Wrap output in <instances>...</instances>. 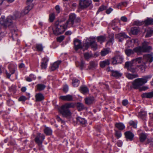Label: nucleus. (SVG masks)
<instances>
[{
	"label": "nucleus",
	"mask_w": 153,
	"mask_h": 153,
	"mask_svg": "<svg viewBox=\"0 0 153 153\" xmlns=\"http://www.w3.org/2000/svg\"><path fill=\"white\" fill-rule=\"evenodd\" d=\"M152 77L151 75L144 76L142 78H139L135 79L132 83V88L135 89H139L140 91H145L148 88L146 86H143L141 88L140 87L146 83L148 80Z\"/></svg>",
	"instance_id": "1"
},
{
	"label": "nucleus",
	"mask_w": 153,
	"mask_h": 153,
	"mask_svg": "<svg viewBox=\"0 0 153 153\" xmlns=\"http://www.w3.org/2000/svg\"><path fill=\"white\" fill-rule=\"evenodd\" d=\"M68 26L64 21H58L56 22L53 29V33L57 35L62 33Z\"/></svg>",
	"instance_id": "2"
},
{
	"label": "nucleus",
	"mask_w": 153,
	"mask_h": 153,
	"mask_svg": "<svg viewBox=\"0 0 153 153\" xmlns=\"http://www.w3.org/2000/svg\"><path fill=\"white\" fill-rule=\"evenodd\" d=\"M74 104L73 103H66L59 108V111L63 117H69L71 114L69 108H74Z\"/></svg>",
	"instance_id": "3"
},
{
	"label": "nucleus",
	"mask_w": 153,
	"mask_h": 153,
	"mask_svg": "<svg viewBox=\"0 0 153 153\" xmlns=\"http://www.w3.org/2000/svg\"><path fill=\"white\" fill-rule=\"evenodd\" d=\"M80 21L79 18L76 17L75 14L71 13L69 15L68 20L65 22L68 26L74 27L76 26L77 24L80 22Z\"/></svg>",
	"instance_id": "4"
},
{
	"label": "nucleus",
	"mask_w": 153,
	"mask_h": 153,
	"mask_svg": "<svg viewBox=\"0 0 153 153\" xmlns=\"http://www.w3.org/2000/svg\"><path fill=\"white\" fill-rule=\"evenodd\" d=\"M152 50L151 46L149 45V43L144 41L141 46H140L134 48V50L137 52H149Z\"/></svg>",
	"instance_id": "5"
},
{
	"label": "nucleus",
	"mask_w": 153,
	"mask_h": 153,
	"mask_svg": "<svg viewBox=\"0 0 153 153\" xmlns=\"http://www.w3.org/2000/svg\"><path fill=\"white\" fill-rule=\"evenodd\" d=\"M86 49H87L90 46L94 50L97 48V45L95 41V38L90 37L88 38L85 43L84 45Z\"/></svg>",
	"instance_id": "6"
},
{
	"label": "nucleus",
	"mask_w": 153,
	"mask_h": 153,
	"mask_svg": "<svg viewBox=\"0 0 153 153\" xmlns=\"http://www.w3.org/2000/svg\"><path fill=\"white\" fill-rule=\"evenodd\" d=\"M119 51H116V54H117L112 59L111 62L113 65L121 63L123 61V58L122 56L120 54Z\"/></svg>",
	"instance_id": "7"
},
{
	"label": "nucleus",
	"mask_w": 153,
	"mask_h": 153,
	"mask_svg": "<svg viewBox=\"0 0 153 153\" xmlns=\"http://www.w3.org/2000/svg\"><path fill=\"white\" fill-rule=\"evenodd\" d=\"M10 17L7 16L5 17L4 16L2 15L0 18V22L3 25V27L6 28L10 25Z\"/></svg>",
	"instance_id": "8"
},
{
	"label": "nucleus",
	"mask_w": 153,
	"mask_h": 153,
	"mask_svg": "<svg viewBox=\"0 0 153 153\" xmlns=\"http://www.w3.org/2000/svg\"><path fill=\"white\" fill-rule=\"evenodd\" d=\"M143 57V63L146 64L147 63H151L153 61V53L144 54Z\"/></svg>",
	"instance_id": "9"
},
{
	"label": "nucleus",
	"mask_w": 153,
	"mask_h": 153,
	"mask_svg": "<svg viewBox=\"0 0 153 153\" xmlns=\"http://www.w3.org/2000/svg\"><path fill=\"white\" fill-rule=\"evenodd\" d=\"M11 22H10V30L11 33V37L13 40H14V38L16 39V38L17 29L15 24L12 25L11 24Z\"/></svg>",
	"instance_id": "10"
},
{
	"label": "nucleus",
	"mask_w": 153,
	"mask_h": 153,
	"mask_svg": "<svg viewBox=\"0 0 153 153\" xmlns=\"http://www.w3.org/2000/svg\"><path fill=\"white\" fill-rule=\"evenodd\" d=\"M44 139L45 136L43 134L38 133L37 134L35 140L36 142L39 146L42 144Z\"/></svg>",
	"instance_id": "11"
},
{
	"label": "nucleus",
	"mask_w": 153,
	"mask_h": 153,
	"mask_svg": "<svg viewBox=\"0 0 153 153\" xmlns=\"http://www.w3.org/2000/svg\"><path fill=\"white\" fill-rule=\"evenodd\" d=\"M91 3V0H80L79 5L82 8H84L89 6Z\"/></svg>",
	"instance_id": "12"
},
{
	"label": "nucleus",
	"mask_w": 153,
	"mask_h": 153,
	"mask_svg": "<svg viewBox=\"0 0 153 153\" xmlns=\"http://www.w3.org/2000/svg\"><path fill=\"white\" fill-rule=\"evenodd\" d=\"M131 62H126L125 66L128 70L134 73L136 71V69L133 67L135 65L133 64H131Z\"/></svg>",
	"instance_id": "13"
},
{
	"label": "nucleus",
	"mask_w": 153,
	"mask_h": 153,
	"mask_svg": "<svg viewBox=\"0 0 153 153\" xmlns=\"http://www.w3.org/2000/svg\"><path fill=\"white\" fill-rule=\"evenodd\" d=\"M115 36L116 38L119 39V42H122L124 39H126L129 37L125 33H120L116 35Z\"/></svg>",
	"instance_id": "14"
},
{
	"label": "nucleus",
	"mask_w": 153,
	"mask_h": 153,
	"mask_svg": "<svg viewBox=\"0 0 153 153\" xmlns=\"http://www.w3.org/2000/svg\"><path fill=\"white\" fill-rule=\"evenodd\" d=\"M59 98L62 100L65 101H72L73 100V96L70 94L66 96H61Z\"/></svg>",
	"instance_id": "15"
},
{
	"label": "nucleus",
	"mask_w": 153,
	"mask_h": 153,
	"mask_svg": "<svg viewBox=\"0 0 153 153\" xmlns=\"http://www.w3.org/2000/svg\"><path fill=\"white\" fill-rule=\"evenodd\" d=\"M130 62H131V64H133L135 65L137 63H143V57H138L132 59Z\"/></svg>",
	"instance_id": "16"
},
{
	"label": "nucleus",
	"mask_w": 153,
	"mask_h": 153,
	"mask_svg": "<svg viewBox=\"0 0 153 153\" xmlns=\"http://www.w3.org/2000/svg\"><path fill=\"white\" fill-rule=\"evenodd\" d=\"M74 44L75 49L77 50L82 48L81 42V41L78 39H75L74 41Z\"/></svg>",
	"instance_id": "17"
},
{
	"label": "nucleus",
	"mask_w": 153,
	"mask_h": 153,
	"mask_svg": "<svg viewBox=\"0 0 153 153\" xmlns=\"http://www.w3.org/2000/svg\"><path fill=\"white\" fill-rule=\"evenodd\" d=\"M125 135L127 139L130 141L133 140L134 134L132 132L129 131H127L125 132Z\"/></svg>",
	"instance_id": "18"
},
{
	"label": "nucleus",
	"mask_w": 153,
	"mask_h": 153,
	"mask_svg": "<svg viewBox=\"0 0 153 153\" xmlns=\"http://www.w3.org/2000/svg\"><path fill=\"white\" fill-rule=\"evenodd\" d=\"M111 75L116 78H118L121 76L122 74L117 71L111 70Z\"/></svg>",
	"instance_id": "19"
},
{
	"label": "nucleus",
	"mask_w": 153,
	"mask_h": 153,
	"mask_svg": "<svg viewBox=\"0 0 153 153\" xmlns=\"http://www.w3.org/2000/svg\"><path fill=\"white\" fill-rule=\"evenodd\" d=\"M48 61V59L46 57H45L42 59L41 65L42 69H45L46 68Z\"/></svg>",
	"instance_id": "20"
},
{
	"label": "nucleus",
	"mask_w": 153,
	"mask_h": 153,
	"mask_svg": "<svg viewBox=\"0 0 153 153\" xmlns=\"http://www.w3.org/2000/svg\"><path fill=\"white\" fill-rule=\"evenodd\" d=\"M85 103L87 105H90L94 103L95 100L94 97H90L86 98L85 99Z\"/></svg>",
	"instance_id": "21"
},
{
	"label": "nucleus",
	"mask_w": 153,
	"mask_h": 153,
	"mask_svg": "<svg viewBox=\"0 0 153 153\" xmlns=\"http://www.w3.org/2000/svg\"><path fill=\"white\" fill-rule=\"evenodd\" d=\"M61 61H58L54 63L51 66L50 69L52 71H53L57 68L59 64L61 63Z\"/></svg>",
	"instance_id": "22"
},
{
	"label": "nucleus",
	"mask_w": 153,
	"mask_h": 153,
	"mask_svg": "<svg viewBox=\"0 0 153 153\" xmlns=\"http://www.w3.org/2000/svg\"><path fill=\"white\" fill-rule=\"evenodd\" d=\"M140 31L139 28L138 27H132L131 29L130 33L133 35H137Z\"/></svg>",
	"instance_id": "23"
},
{
	"label": "nucleus",
	"mask_w": 153,
	"mask_h": 153,
	"mask_svg": "<svg viewBox=\"0 0 153 153\" xmlns=\"http://www.w3.org/2000/svg\"><path fill=\"white\" fill-rule=\"evenodd\" d=\"M31 8L32 7H31L29 5H28L22 10V12L21 13V15H22V16H23L24 15L27 14L29 12Z\"/></svg>",
	"instance_id": "24"
},
{
	"label": "nucleus",
	"mask_w": 153,
	"mask_h": 153,
	"mask_svg": "<svg viewBox=\"0 0 153 153\" xmlns=\"http://www.w3.org/2000/svg\"><path fill=\"white\" fill-rule=\"evenodd\" d=\"M141 97L143 98H150L153 97V91L149 93H145L141 94Z\"/></svg>",
	"instance_id": "25"
},
{
	"label": "nucleus",
	"mask_w": 153,
	"mask_h": 153,
	"mask_svg": "<svg viewBox=\"0 0 153 153\" xmlns=\"http://www.w3.org/2000/svg\"><path fill=\"white\" fill-rule=\"evenodd\" d=\"M110 63V60L106 59L104 61H101L100 62V65L102 68H104L106 66L108 65Z\"/></svg>",
	"instance_id": "26"
},
{
	"label": "nucleus",
	"mask_w": 153,
	"mask_h": 153,
	"mask_svg": "<svg viewBox=\"0 0 153 153\" xmlns=\"http://www.w3.org/2000/svg\"><path fill=\"white\" fill-rule=\"evenodd\" d=\"M35 97L36 102L41 101L44 98V96L41 93H38L36 94L35 95Z\"/></svg>",
	"instance_id": "27"
},
{
	"label": "nucleus",
	"mask_w": 153,
	"mask_h": 153,
	"mask_svg": "<svg viewBox=\"0 0 153 153\" xmlns=\"http://www.w3.org/2000/svg\"><path fill=\"white\" fill-rule=\"evenodd\" d=\"M22 16V15H21V13H20L18 11H16L14 13L11 18L13 19H16L20 18Z\"/></svg>",
	"instance_id": "28"
},
{
	"label": "nucleus",
	"mask_w": 153,
	"mask_h": 153,
	"mask_svg": "<svg viewBox=\"0 0 153 153\" xmlns=\"http://www.w3.org/2000/svg\"><path fill=\"white\" fill-rule=\"evenodd\" d=\"M147 135L146 134L141 133L139 134L140 141L141 142H144L146 140Z\"/></svg>",
	"instance_id": "29"
},
{
	"label": "nucleus",
	"mask_w": 153,
	"mask_h": 153,
	"mask_svg": "<svg viewBox=\"0 0 153 153\" xmlns=\"http://www.w3.org/2000/svg\"><path fill=\"white\" fill-rule=\"evenodd\" d=\"M146 25H153V19L152 18H148L144 21Z\"/></svg>",
	"instance_id": "30"
},
{
	"label": "nucleus",
	"mask_w": 153,
	"mask_h": 153,
	"mask_svg": "<svg viewBox=\"0 0 153 153\" xmlns=\"http://www.w3.org/2000/svg\"><path fill=\"white\" fill-rule=\"evenodd\" d=\"M126 76L128 79H131L138 77V76L137 74H131L127 73L126 74Z\"/></svg>",
	"instance_id": "31"
},
{
	"label": "nucleus",
	"mask_w": 153,
	"mask_h": 153,
	"mask_svg": "<svg viewBox=\"0 0 153 153\" xmlns=\"http://www.w3.org/2000/svg\"><path fill=\"white\" fill-rule=\"evenodd\" d=\"M146 112L143 111H141L139 112L138 114V117L144 120L145 119L146 117Z\"/></svg>",
	"instance_id": "32"
},
{
	"label": "nucleus",
	"mask_w": 153,
	"mask_h": 153,
	"mask_svg": "<svg viewBox=\"0 0 153 153\" xmlns=\"http://www.w3.org/2000/svg\"><path fill=\"white\" fill-rule=\"evenodd\" d=\"M114 35L113 34L110 35L109 36V39L107 42V44L109 45H112L114 42Z\"/></svg>",
	"instance_id": "33"
},
{
	"label": "nucleus",
	"mask_w": 153,
	"mask_h": 153,
	"mask_svg": "<svg viewBox=\"0 0 153 153\" xmlns=\"http://www.w3.org/2000/svg\"><path fill=\"white\" fill-rule=\"evenodd\" d=\"M125 51L126 55L128 56L133 54L135 52H137L136 51L134 50V48L133 50L130 49H127L125 50Z\"/></svg>",
	"instance_id": "34"
},
{
	"label": "nucleus",
	"mask_w": 153,
	"mask_h": 153,
	"mask_svg": "<svg viewBox=\"0 0 153 153\" xmlns=\"http://www.w3.org/2000/svg\"><path fill=\"white\" fill-rule=\"evenodd\" d=\"M115 126L118 129L122 130L125 128V126L122 123H117L115 124Z\"/></svg>",
	"instance_id": "35"
},
{
	"label": "nucleus",
	"mask_w": 153,
	"mask_h": 153,
	"mask_svg": "<svg viewBox=\"0 0 153 153\" xmlns=\"http://www.w3.org/2000/svg\"><path fill=\"white\" fill-rule=\"evenodd\" d=\"M80 91L83 93L85 94L88 93L89 89L87 87L85 86H83L80 87Z\"/></svg>",
	"instance_id": "36"
},
{
	"label": "nucleus",
	"mask_w": 153,
	"mask_h": 153,
	"mask_svg": "<svg viewBox=\"0 0 153 153\" xmlns=\"http://www.w3.org/2000/svg\"><path fill=\"white\" fill-rule=\"evenodd\" d=\"M77 122L79 123L81 125H83L85 124L86 123V120L83 118L80 117H78L76 118Z\"/></svg>",
	"instance_id": "37"
},
{
	"label": "nucleus",
	"mask_w": 153,
	"mask_h": 153,
	"mask_svg": "<svg viewBox=\"0 0 153 153\" xmlns=\"http://www.w3.org/2000/svg\"><path fill=\"white\" fill-rule=\"evenodd\" d=\"M137 67L140 69L142 72H144L146 67V64L144 63H142L141 65H137Z\"/></svg>",
	"instance_id": "38"
},
{
	"label": "nucleus",
	"mask_w": 153,
	"mask_h": 153,
	"mask_svg": "<svg viewBox=\"0 0 153 153\" xmlns=\"http://www.w3.org/2000/svg\"><path fill=\"white\" fill-rule=\"evenodd\" d=\"M45 133L47 135H51L52 133V131L50 128L46 127L44 130Z\"/></svg>",
	"instance_id": "39"
},
{
	"label": "nucleus",
	"mask_w": 153,
	"mask_h": 153,
	"mask_svg": "<svg viewBox=\"0 0 153 153\" xmlns=\"http://www.w3.org/2000/svg\"><path fill=\"white\" fill-rule=\"evenodd\" d=\"M110 52L109 49H104L101 51V55L102 56H105Z\"/></svg>",
	"instance_id": "40"
},
{
	"label": "nucleus",
	"mask_w": 153,
	"mask_h": 153,
	"mask_svg": "<svg viewBox=\"0 0 153 153\" xmlns=\"http://www.w3.org/2000/svg\"><path fill=\"white\" fill-rule=\"evenodd\" d=\"M84 56L86 59H89L93 56V55L91 53H85L84 54Z\"/></svg>",
	"instance_id": "41"
},
{
	"label": "nucleus",
	"mask_w": 153,
	"mask_h": 153,
	"mask_svg": "<svg viewBox=\"0 0 153 153\" xmlns=\"http://www.w3.org/2000/svg\"><path fill=\"white\" fill-rule=\"evenodd\" d=\"M37 90L41 91L43 90L46 87V86L42 84H38L36 85Z\"/></svg>",
	"instance_id": "42"
},
{
	"label": "nucleus",
	"mask_w": 153,
	"mask_h": 153,
	"mask_svg": "<svg viewBox=\"0 0 153 153\" xmlns=\"http://www.w3.org/2000/svg\"><path fill=\"white\" fill-rule=\"evenodd\" d=\"M77 107L79 111H81L85 108L84 105L82 103L79 102L77 104Z\"/></svg>",
	"instance_id": "43"
},
{
	"label": "nucleus",
	"mask_w": 153,
	"mask_h": 153,
	"mask_svg": "<svg viewBox=\"0 0 153 153\" xmlns=\"http://www.w3.org/2000/svg\"><path fill=\"white\" fill-rule=\"evenodd\" d=\"M97 39L98 42L101 43L105 41V37L104 36H98L97 37Z\"/></svg>",
	"instance_id": "44"
},
{
	"label": "nucleus",
	"mask_w": 153,
	"mask_h": 153,
	"mask_svg": "<svg viewBox=\"0 0 153 153\" xmlns=\"http://www.w3.org/2000/svg\"><path fill=\"white\" fill-rule=\"evenodd\" d=\"M17 67L16 65H14L13 66L11 65L10 68V76L11 74H13L16 70Z\"/></svg>",
	"instance_id": "45"
},
{
	"label": "nucleus",
	"mask_w": 153,
	"mask_h": 153,
	"mask_svg": "<svg viewBox=\"0 0 153 153\" xmlns=\"http://www.w3.org/2000/svg\"><path fill=\"white\" fill-rule=\"evenodd\" d=\"M134 42V40H128L127 41L126 45L128 47H132L134 45L133 42Z\"/></svg>",
	"instance_id": "46"
},
{
	"label": "nucleus",
	"mask_w": 153,
	"mask_h": 153,
	"mask_svg": "<svg viewBox=\"0 0 153 153\" xmlns=\"http://www.w3.org/2000/svg\"><path fill=\"white\" fill-rule=\"evenodd\" d=\"M128 4V1H127L121 2L119 3L117 5V8H118L119 9L120 8V7L122 6L126 7L127 6Z\"/></svg>",
	"instance_id": "47"
},
{
	"label": "nucleus",
	"mask_w": 153,
	"mask_h": 153,
	"mask_svg": "<svg viewBox=\"0 0 153 153\" xmlns=\"http://www.w3.org/2000/svg\"><path fill=\"white\" fill-rule=\"evenodd\" d=\"M144 24V22L143 21L140 22L138 20H137L134 21L133 23V25L137 26L141 25Z\"/></svg>",
	"instance_id": "48"
},
{
	"label": "nucleus",
	"mask_w": 153,
	"mask_h": 153,
	"mask_svg": "<svg viewBox=\"0 0 153 153\" xmlns=\"http://www.w3.org/2000/svg\"><path fill=\"white\" fill-rule=\"evenodd\" d=\"M107 8V6L102 5L99 8L97 11V14H98L100 12L106 9Z\"/></svg>",
	"instance_id": "49"
},
{
	"label": "nucleus",
	"mask_w": 153,
	"mask_h": 153,
	"mask_svg": "<svg viewBox=\"0 0 153 153\" xmlns=\"http://www.w3.org/2000/svg\"><path fill=\"white\" fill-rule=\"evenodd\" d=\"M79 81L77 79H74L73 80L72 84L73 86L76 87L79 86Z\"/></svg>",
	"instance_id": "50"
},
{
	"label": "nucleus",
	"mask_w": 153,
	"mask_h": 153,
	"mask_svg": "<svg viewBox=\"0 0 153 153\" xmlns=\"http://www.w3.org/2000/svg\"><path fill=\"white\" fill-rule=\"evenodd\" d=\"M130 125L131 126L134 128H137V122H134L132 120L130 121L129 123Z\"/></svg>",
	"instance_id": "51"
},
{
	"label": "nucleus",
	"mask_w": 153,
	"mask_h": 153,
	"mask_svg": "<svg viewBox=\"0 0 153 153\" xmlns=\"http://www.w3.org/2000/svg\"><path fill=\"white\" fill-rule=\"evenodd\" d=\"M153 33V30H148L146 33L145 37H149L151 36L152 35V34Z\"/></svg>",
	"instance_id": "52"
},
{
	"label": "nucleus",
	"mask_w": 153,
	"mask_h": 153,
	"mask_svg": "<svg viewBox=\"0 0 153 153\" xmlns=\"http://www.w3.org/2000/svg\"><path fill=\"white\" fill-rule=\"evenodd\" d=\"M55 19V15L54 13H52L49 15V20L51 22H52Z\"/></svg>",
	"instance_id": "53"
},
{
	"label": "nucleus",
	"mask_w": 153,
	"mask_h": 153,
	"mask_svg": "<svg viewBox=\"0 0 153 153\" xmlns=\"http://www.w3.org/2000/svg\"><path fill=\"white\" fill-rule=\"evenodd\" d=\"M115 131V136L117 139L121 137L122 134L121 132L120 131Z\"/></svg>",
	"instance_id": "54"
},
{
	"label": "nucleus",
	"mask_w": 153,
	"mask_h": 153,
	"mask_svg": "<svg viewBox=\"0 0 153 153\" xmlns=\"http://www.w3.org/2000/svg\"><path fill=\"white\" fill-rule=\"evenodd\" d=\"M36 47L38 51H42L43 50V47L41 44H37Z\"/></svg>",
	"instance_id": "55"
},
{
	"label": "nucleus",
	"mask_w": 153,
	"mask_h": 153,
	"mask_svg": "<svg viewBox=\"0 0 153 153\" xmlns=\"http://www.w3.org/2000/svg\"><path fill=\"white\" fill-rule=\"evenodd\" d=\"M65 37L63 36H61L57 38V41L60 42H61L64 39Z\"/></svg>",
	"instance_id": "56"
},
{
	"label": "nucleus",
	"mask_w": 153,
	"mask_h": 153,
	"mask_svg": "<svg viewBox=\"0 0 153 153\" xmlns=\"http://www.w3.org/2000/svg\"><path fill=\"white\" fill-rule=\"evenodd\" d=\"M80 69L82 70L85 67V62L83 61H82L80 65Z\"/></svg>",
	"instance_id": "57"
},
{
	"label": "nucleus",
	"mask_w": 153,
	"mask_h": 153,
	"mask_svg": "<svg viewBox=\"0 0 153 153\" xmlns=\"http://www.w3.org/2000/svg\"><path fill=\"white\" fill-rule=\"evenodd\" d=\"M128 103V101L126 99L122 101V104L124 106H126L127 105Z\"/></svg>",
	"instance_id": "58"
},
{
	"label": "nucleus",
	"mask_w": 153,
	"mask_h": 153,
	"mask_svg": "<svg viewBox=\"0 0 153 153\" xmlns=\"http://www.w3.org/2000/svg\"><path fill=\"white\" fill-rule=\"evenodd\" d=\"M113 10V9L111 7L107 9L106 11V13L107 14H109Z\"/></svg>",
	"instance_id": "59"
},
{
	"label": "nucleus",
	"mask_w": 153,
	"mask_h": 153,
	"mask_svg": "<svg viewBox=\"0 0 153 153\" xmlns=\"http://www.w3.org/2000/svg\"><path fill=\"white\" fill-rule=\"evenodd\" d=\"M68 86L67 85H65L64 86L63 88V91L66 93L68 92Z\"/></svg>",
	"instance_id": "60"
},
{
	"label": "nucleus",
	"mask_w": 153,
	"mask_h": 153,
	"mask_svg": "<svg viewBox=\"0 0 153 153\" xmlns=\"http://www.w3.org/2000/svg\"><path fill=\"white\" fill-rule=\"evenodd\" d=\"M26 100V97L23 96H22L19 99V101H25Z\"/></svg>",
	"instance_id": "61"
},
{
	"label": "nucleus",
	"mask_w": 153,
	"mask_h": 153,
	"mask_svg": "<svg viewBox=\"0 0 153 153\" xmlns=\"http://www.w3.org/2000/svg\"><path fill=\"white\" fill-rule=\"evenodd\" d=\"M55 9L56 10L57 13H59L60 11V9L59 6L58 5H56V6Z\"/></svg>",
	"instance_id": "62"
},
{
	"label": "nucleus",
	"mask_w": 153,
	"mask_h": 153,
	"mask_svg": "<svg viewBox=\"0 0 153 153\" xmlns=\"http://www.w3.org/2000/svg\"><path fill=\"white\" fill-rule=\"evenodd\" d=\"M121 19L122 21L124 22H126L127 21V18L125 16L122 17Z\"/></svg>",
	"instance_id": "63"
},
{
	"label": "nucleus",
	"mask_w": 153,
	"mask_h": 153,
	"mask_svg": "<svg viewBox=\"0 0 153 153\" xmlns=\"http://www.w3.org/2000/svg\"><path fill=\"white\" fill-rule=\"evenodd\" d=\"M122 143V142L120 140H118L117 142V145L119 147H121Z\"/></svg>",
	"instance_id": "64"
}]
</instances>
